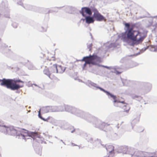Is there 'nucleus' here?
<instances>
[{"label":"nucleus","mask_w":157,"mask_h":157,"mask_svg":"<svg viewBox=\"0 0 157 157\" xmlns=\"http://www.w3.org/2000/svg\"><path fill=\"white\" fill-rule=\"evenodd\" d=\"M107 151L109 153H114V147L112 145L107 146L106 147Z\"/></svg>","instance_id":"4468645a"},{"label":"nucleus","mask_w":157,"mask_h":157,"mask_svg":"<svg viewBox=\"0 0 157 157\" xmlns=\"http://www.w3.org/2000/svg\"><path fill=\"white\" fill-rule=\"evenodd\" d=\"M121 149L122 152L125 154L128 153L132 156L134 155L136 157H139L140 155V152L136 151L134 149L128 148L127 146H123Z\"/></svg>","instance_id":"20e7f679"},{"label":"nucleus","mask_w":157,"mask_h":157,"mask_svg":"<svg viewBox=\"0 0 157 157\" xmlns=\"http://www.w3.org/2000/svg\"><path fill=\"white\" fill-rule=\"evenodd\" d=\"M155 17L156 18L157 20V16ZM153 26L154 27V30H157V22L155 25H153Z\"/></svg>","instance_id":"a211bd4d"},{"label":"nucleus","mask_w":157,"mask_h":157,"mask_svg":"<svg viewBox=\"0 0 157 157\" xmlns=\"http://www.w3.org/2000/svg\"><path fill=\"white\" fill-rule=\"evenodd\" d=\"M52 67V65L49 68H46L43 71L44 73L47 75L50 79L53 80L54 82L56 83L59 81V79L56 78L54 74L55 72H52L51 69Z\"/></svg>","instance_id":"423d86ee"},{"label":"nucleus","mask_w":157,"mask_h":157,"mask_svg":"<svg viewBox=\"0 0 157 157\" xmlns=\"http://www.w3.org/2000/svg\"><path fill=\"white\" fill-rule=\"evenodd\" d=\"M108 95H109L113 99L114 101H113V104L114 106H116L115 103H125V102L124 101H120L118 100H117V97L116 96L113 95V94H110L109 93V94H108Z\"/></svg>","instance_id":"ddd939ff"},{"label":"nucleus","mask_w":157,"mask_h":157,"mask_svg":"<svg viewBox=\"0 0 157 157\" xmlns=\"http://www.w3.org/2000/svg\"><path fill=\"white\" fill-rule=\"evenodd\" d=\"M6 131L7 133L11 136H24L22 132L20 133V132L17 131L13 126L7 127L6 128Z\"/></svg>","instance_id":"6e6552de"},{"label":"nucleus","mask_w":157,"mask_h":157,"mask_svg":"<svg viewBox=\"0 0 157 157\" xmlns=\"http://www.w3.org/2000/svg\"><path fill=\"white\" fill-rule=\"evenodd\" d=\"M55 60V57L49 56L48 58L46 59L44 62V64L45 66L46 67L47 66H49L50 65H51L52 64V61H54Z\"/></svg>","instance_id":"f8f14e48"},{"label":"nucleus","mask_w":157,"mask_h":157,"mask_svg":"<svg viewBox=\"0 0 157 157\" xmlns=\"http://www.w3.org/2000/svg\"><path fill=\"white\" fill-rule=\"evenodd\" d=\"M99 88L100 90H101L102 91H103L105 93H106L107 95H108V94H109V92H108L107 91L105 90L104 89H102V88H100V87H99Z\"/></svg>","instance_id":"aec40b11"},{"label":"nucleus","mask_w":157,"mask_h":157,"mask_svg":"<svg viewBox=\"0 0 157 157\" xmlns=\"http://www.w3.org/2000/svg\"><path fill=\"white\" fill-rule=\"evenodd\" d=\"M80 13L82 14L83 17H85L86 15L85 13L91 15H92V12L90 9L89 7H84L82 8L81 10L80 11Z\"/></svg>","instance_id":"9b49d317"},{"label":"nucleus","mask_w":157,"mask_h":157,"mask_svg":"<svg viewBox=\"0 0 157 157\" xmlns=\"http://www.w3.org/2000/svg\"><path fill=\"white\" fill-rule=\"evenodd\" d=\"M125 105L123 106L122 109L124 110V111L125 112L128 113L130 109V107L128 104L126 103H124Z\"/></svg>","instance_id":"dca6fc26"},{"label":"nucleus","mask_w":157,"mask_h":157,"mask_svg":"<svg viewBox=\"0 0 157 157\" xmlns=\"http://www.w3.org/2000/svg\"><path fill=\"white\" fill-rule=\"evenodd\" d=\"M50 110V108L49 107H45L42 108L40 109L38 111V117L42 120H43L44 121L47 122L49 121L50 120H52V118L50 116L48 117L47 118H45V117H43L41 114L40 111H42V114L44 115L46 113L49 112Z\"/></svg>","instance_id":"0eeeda50"},{"label":"nucleus","mask_w":157,"mask_h":157,"mask_svg":"<svg viewBox=\"0 0 157 157\" xmlns=\"http://www.w3.org/2000/svg\"><path fill=\"white\" fill-rule=\"evenodd\" d=\"M58 111H66L72 113H75L77 112L78 110L75 108L67 105H62L58 106Z\"/></svg>","instance_id":"39448f33"},{"label":"nucleus","mask_w":157,"mask_h":157,"mask_svg":"<svg viewBox=\"0 0 157 157\" xmlns=\"http://www.w3.org/2000/svg\"><path fill=\"white\" fill-rule=\"evenodd\" d=\"M123 123V122H122L120 124H118L117 126V128H123V125H122Z\"/></svg>","instance_id":"6ab92c4d"},{"label":"nucleus","mask_w":157,"mask_h":157,"mask_svg":"<svg viewBox=\"0 0 157 157\" xmlns=\"http://www.w3.org/2000/svg\"><path fill=\"white\" fill-rule=\"evenodd\" d=\"M125 25L126 27L128 29H129V28L130 27V25H129V24L128 23H125Z\"/></svg>","instance_id":"412c9836"},{"label":"nucleus","mask_w":157,"mask_h":157,"mask_svg":"<svg viewBox=\"0 0 157 157\" xmlns=\"http://www.w3.org/2000/svg\"><path fill=\"white\" fill-rule=\"evenodd\" d=\"M147 36L146 32L134 30L132 28L128 30L127 34V37L128 39L137 44L141 42Z\"/></svg>","instance_id":"f257e3e1"},{"label":"nucleus","mask_w":157,"mask_h":157,"mask_svg":"<svg viewBox=\"0 0 157 157\" xmlns=\"http://www.w3.org/2000/svg\"><path fill=\"white\" fill-rule=\"evenodd\" d=\"M85 19L86 23L89 24L93 23L94 21L93 17L90 16L86 17Z\"/></svg>","instance_id":"2eb2a0df"},{"label":"nucleus","mask_w":157,"mask_h":157,"mask_svg":"<svg viewBox=\"0 0 157 157\" xmlns=\"http://www.w3.org/2000/svg\"><path fill=\"white\" fill-rule=\"evenodd\" d=\"M3 79H2V80H1L0 79V82H2L1 83V86H5V85H2V83H3Z\"/></svg>","instance_id":"4be33fe9"},{"label":"nucleus","mask_w":157,"mask_h":157,"mask_svg":"<svg viewBox=\"0 0 157 157\" xmlns=\"http://www.w3.org/2000/svg\"><path fill=\"white\" fill-rule=\"evenodd\" d=\"M93 11L94 12L93 17L96 21H106L105 18L101 15L96 9H94Z\"/></svg>","instance_id":"1a4fd4ad"},{"label":"nucleus","mask_w":157,"mask_h":157,"mask_svg":"<svg viewBox=\"0 0 157 157\" xmlns=\"http://www.w3.org/2000/svg\"><path fill=\"white\" fill-rule=\"evenodd\" d=\"M65 68L62 66L59 65L58 67L56 64H53L52 65V67L51 68V70L52 72H55L56 73H63L65 71Z\"/></svg>","instance_id":"9d476101"},{"label":"nucleus","mask_w":157,"mask_h":157,"mask_svg":"<svg viewBox=\"0 0 157 157\" xmlns=\"http://www.w3.org/2000/svg\"><path fill=\"white\" fill-rule=\"evenodd\" d=\"M31 135L33 137H36L38 136V133L36 132H32L31 133Z\"/></svg>","instance_id":"f3484780"},{"label":"nucleus","mask_w":157,"mask_h":157,"mask_svg":"<svg viewBox=\"0 0 157 157\" xmlns=\"http://www.w3.org/2000/svg\"><path fill=\"white\" fill-rule=\"evenodd\" d=\"M20 82L22 83L23 82L20 80H14L12 79H6L3 78L2 85H5L7 88L10 89L12 90H18L20 88L23 87V85L17 84V83Z\"/></svg>","instance_id":"f03ea898"},{"label":"nucleus","mask_w":157,"mask_h":157,"mask_svg":"<svg viewBox=\"0 0 157 157\" xmlns=\"http://www.w3.org/2000/svg\"><path fill=\"white\" fill-rule=\"evenodd\" d=\"M82 61H85L84 65L85 66L86 64H96L97 62L100 61L101 58L97 55L94 54L92 56L90 55L89 56L84 57Z\"/></svg>","instance_id":"7ed1b4c3"}]
</instances>
